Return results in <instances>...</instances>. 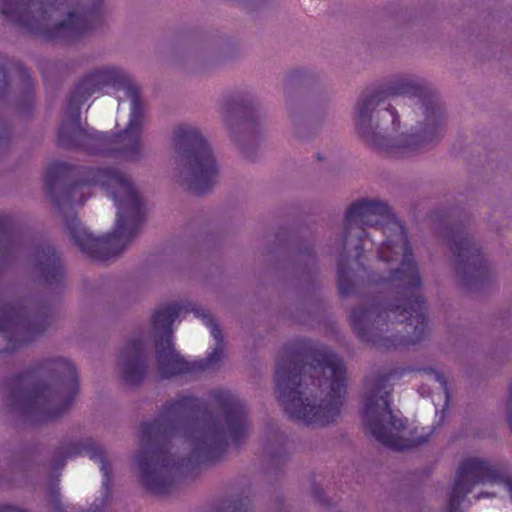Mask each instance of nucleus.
I'll use <instances>...</instances> for the list:
<instances>
[{"label":"nucleus","mask_w":512,"mask_h":512,"mask_svg":"<svg viewBox=\"0 0 512 512\" xmlns=\"http://www.w3.org/2000/svg\"><path fill=\"white\" fill-rule=\"evenodd\" d=\"M380 231L386 239L378 250L375 284L391 283L401 294L410 295L404 304L388 307H358L350 315L351 325L358 336L380 347L389 348L419 341L425 334L427 322L425 303L413 289L421 285V278L409 248L406 232L396 220L389 206L378 199H362L347 210L344 220L343 249L360 257L364 238Z\"/></svg>","instance_id":"obj_1"},{"label":"nucleus","mask_w":512,"mask_h":512,"mask_svg":"<svg viewBox=\"0 0 512 512\" xmlns=\"http://www.w3.org/2000/svg\"><path fill=\"white\" fill-rule=\"evenodd\" d=\"M139 87L121 67L106 65L88 72L76 85L58 131L63 147L105 153L119 144L122 157L140 159L143 151Z\"/></svg>","instance_id":"obj_2"},{"label":"nucleus","mask_w":512,"mask_h":512,"mask_svg":"<svg viewBox=\"0 0 512 512\" xmlns=\"http://www.w3.org/2000/svg\"><path fill=\"white\" fill-rule=\"evenodd\" d=\"M196 402L192 397H182L167 404L154 422L141 426V451L136 462L143 484L156 494L168 491L178 465H184L185 461L183 458L172 463L168 459L171 453L165 445L168 440L181 441L193 458L209 453L224 442L237 445L248 435L247 414L238 399L225 395L223 424L190 423L188 418Z\"/></svg>","instance_id":"obj_3"},{"label":"nucleus","mask_w":512,"mask_h":512,"mask_svg":"<svg viewBox=\"0 0 512 512\" xmlns=\"http://www.w3.org/2000/svg\"><path fill=\"white\" fill-rule=\"evenodd\" d=\"M418 89L414 78L401 76L358 99L354 123L367 145L392 158H407L425 152L439 139L445 121L442 110L434 104L425 107L423 122L409 132H400V116L390 100L416 95Z\"/></svg>","instance_id":"obj_4"},{"label":"nucleus","mask_w":512,"mask_h":512,"mask_svg":"<svg viewBox=\"0 0 512 512\" xmlns=\"http://www.w3.org/2000/svg\"><path fill=\"white\" fill-rule=\"evenodd\" d=\"M301 355L284 352L277 362L279 401L293 419L325 426L340 414L346 388L342 361L331 351L319 349L312 362L299 366Z\"/></svg>","instance_id":"obj_5"},{"label":"nucleus","mask_w":512,"mask_h":512,"mask_svg":"<svg viewBox=\"0 0 512 512\" xmlns=\"http://www.w3.org/2000/svg\"><path fill=\"white\" fill-rule=\"evenodd\" d=\"M85 184L100 185L117 207L116 226L112 233L96 238L76 219L68 230L78 247L89 257L108 260L120 254L137 235L142 218V200L131 180L113 168L88 171Z\"/></svg>","instance_id":"obj_6"},{"label":"nucleus","mask_w":512,"mask_h":512,"mask_svg":"<svg viewBox=\"0 0 512 512\" xmlns=\"http://www.w3.org/2000/svg\"><path fill=\"white\" fill-rule=\"evenodd\" d=\"M101 0H0V12L45 38L73 39L89 32Z\"/></svg>","instance_id":"obj_7"},{"label":"nucleus","mask_w":512,"mask_h":512,"mask_svg":"<svg viewBox=\"0 0 512 512\" xmlns=\"http://www.w3.org/2000/svg\"><path fill=\"white\" fill-rule=\"evenodd\" d=\"M450 512H512V479L478 458L465 460L449 493Z\"/></svg>","instance_id":"obj_8"},{"label":"nucleus","mask_w":512,"mask_h":512,"mask_svg":"<svg viewBox=\"0 0 512 512\" xmlns=\"http://www.w3.org/2000/svg\"><path fill=\"white\" fill-rule=\"evenodd\" d=\"M172 143L181 164L180 184L196 194L207 192L216 183L219 168L205 137L195 126L179 125Z\"/></svg>","instance_id":"obj_9"},{"label":"nucleus","mask_w":512,"mask_h":512,"mask_svg":"<svg viewBox=\"0 0 512 512\" xmlns=\"http://www.w3.org/2000/svg\"><path fill=\"white\" fill-rule=\"evenodd\" d=\"M366 389L361 410L362 423L378 442L394 450L408 449L424 442V439L406 437L404 422L390 409V390L385 379L367 381Z\"/></svg>","instance_id":"obj_10"},{"label":"nucleus","mask_w":512,"mask_h":512,"mask_svg":"<svg viewBox=\"0 0 512 512\" xmlns=\"http://www.w3.org/2000/svg\"><path fill=\"white\" fill-rule=\"evenodd\" d=\"M180 308L175 305H167L159 308L152 317L153 330L160 334L156 343L157 368L162 377H170L196 369L175 351L171 343L170 327L179 315Z\"/></svg>","instance_id":"obj_11"},{"label":"nucleus","mask_w":512,"mask_h":512,"mask_svg":"<svg viewBox=\"0 0 512 512\" xmlns=\"http://www.w3.org/2000/svg\"><path fill=\"white\" fill-rule=\"evenodd\" d=\"M57 371L61 376V385L57 390L42 387L31 396L33 404L44 410L47 417H56L66 410L78 391L77 373L71 362L61 359Z\"/></svg>","instance_id":"obj_12"},{"label":"nucleus","mask_w":512,"mask_h":512,"mask_svg":"<svg viewBox=\"0 0 512 512\" xmlns=\"http://www.w3.org/2000/svg\"><path fill=\"white\" fill-rule=\"evenodd\" d=\"M456 276L464 283L483 275V257L479 247L466 235H455L451 243Z\"/></svg>","instance_id":"obj_13"},{"label":"nucleus","mask_w":512,"mask_h":512,"mask_svg":"<svg viewBox=\"0 0 512 512\" xmlns=\"http://www.w3.org/2000/svg\"><path fill=\"white\" fill-rule=\"evenodd\" d=\"M118 368L122 377L130 383H137L144 376L147 366L141 341L126 344L119 356Z\"/></svg>","instance_id":"obj_14"},{"label":"nucleus","mask_w":512,"mask_h":512,"mask_svg":"<svg viewBox=\"0 0 512 512\" xmlns=\"http://www.w3.org/2000/svg\"><path fill=\"white\" fill-rule=\"evenodd\" d=\"M195 315L196 317L201 318L203 323L210 328L211 334L216 341V347L212 353L205 360L201 361L197 368H211L223 357L224 346L222 344V334L218 326L214 323L213 318L207 312L204 310H196Z\"/></svg>","instance_id":"obj_15"},{"label":"nucleus","mask_w":512,"mask_h":512,"mask_svg":"<svg viewBox=\"0 0 512 512\" xmlns=\"http://www.w3.org/2000/svg\"><path fill=\"white\" fill-rule=\"evenodd\" d=\"M26 330V320L21 307H8L0 312V330Z\"/></svg>","instance_id":"obj_16"},{"label":"nucleus","mask_w":512,"mask_h":512,"mask_svg":"<svg viewBox=\"0 0 512 512\" xmlns=\"http://www.w3.org/2000/svg\"><path fill=\"white\" fill-rule=\"evenodd\" d=\"M84 453L100 464V469L104 477L103 486L106 487L109 482L110 467L103 455L102 449L97 447L94 443L88 442L84 447Z\"/></svg>","instance_id":"obj_17"},{"label":"nucleus","mask_w":512,"mask_h":512,"mask_svg":"<svg viewBox=\"0 0 512 512\" xmlns=\"http://www.w3.org/2000/svg\"><path fill=\"white\" fill-rule=\"evenodd\" d=\"M40 265L42 266L41 269L46 280L50 277L54 278L61 275V268L58 265L54 254H45L44 260L40 262Z\"/></svg>","instance_id":"obj_18"},{"label":"nucleus","mask_w":512,"mask_h":512,"mask_svg":"<svg viewBox=\"0 0 512 512\" xmlns=\"http://www.w3.org/2000/svg\"><path fill=\"white\" fill-rule=\"evenodd\" d=\"M66 170V166L63 163H55L48 168L45 178L48 182H52L53 179Z\"/></svg>","instance_id":"obj_19"},{"label":"nucleus","mask_w":512,"mask_h":512,"mask_svg":"<svg viewBox=\"0 0 512 512\" xmlns=\"http://www.w3.org/2000/svg\"><path fill=\"white\" fill-rule=\"evenodd\" d=\"M425 373L427 374L428 377L439 383V385L443 388L444 392L447 394V383L442 373L433 370L425 371Z\"/></svg>","instance_id":"obj_20"},{"label":"nucleus","mask_w":512,"mask_h":512,"mask_svg":"<svg viewBox=\"0 0 512 512\" xmlns=\"http://www.w3.org/2000/svg\"><path fill=\"white\" fill-rule=\"evenodd\" d=\"M338 277H339V287L342 294L346 293L345 291V281L348 277V272L344 268V264L342 262L338 265Z\"/></svg>","instance_id":"obj_21"},{"label":"nucleus","mask_w":512,"mask_h":512,"mask_svg":"<svg viewBox=\"0 0 512 512\" xmlns=\"http://www.w3.org/2000/svg\"><path fill=\"white\" fill-rule=\"evenodd\" d=\"M0 512H27L26 510L13 505H1Z\"/></svg>","instance_id":"obj_22"},{"label":"nucleus","mask_w":512,"mask_h":512,"mask_svg":"<svg viewBox=\"0 0 512 512\" xmlns=\"http://www.w3.org/2000/svg\"><path fill=\"white\" fill-rule=\"evenodd\" d=\"M63 511H64L63 504L60 501L55 502L53 512H63Z\"/></svg>","instance_id":"obj_23"},{"label":"nucleus","mask_w":512,"mask_h":512,"mask_svg":"<svg viewBox=\"0 0 512 512\" xmlns=\"http://www.w3.org/2000/svg\"><path fill=\"white\" fill-rule=\"evenodd\" d=\"M495 495V492H485V493H481L479 495H477L475 498L476 499H480V498H483V497H490V496H493Z\"/></svg>","instance_id":"obj_24"},{"label":"nucleus","mask_w":512,"mask_h":512,"mask_svg":"<svg viewBox=\"0 0 512 512\" xmlns=\"http://www.w3.org/2000/svg\"><path fill=\"white\" fill-rule=\"evenodd\" d=\"M508 421H509V425L512 429V415L510 414L509 417H508Z\"/></svg>","instance_id":"obj_25"}]
</instances>
